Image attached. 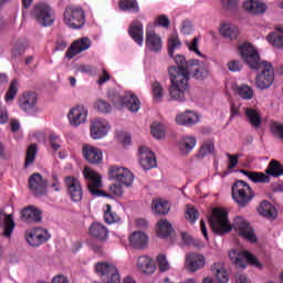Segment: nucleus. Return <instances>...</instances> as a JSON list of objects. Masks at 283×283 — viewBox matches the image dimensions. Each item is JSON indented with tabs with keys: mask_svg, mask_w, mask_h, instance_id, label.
Returning <instances> with one entry per match:
<instances>
[{
	"mask_svg": "<svg viewBox=\"0 0 283 283\" xmlns=\"http://www.w3.org/2000/svg\"><path fill=\"white\" fill-rule=\"evenodd\" d=\"M157 237L165 239L169 238L171 233H174V228L171 227V223L167 221V219H161L157 223Z\"/></svg>",
	"mask_w": 283,
	"mask_h": 283,
	"instance_id": "nucleus-40",
	"label": "nucleus"
},
{
	"mask_svg": "<svg viewBox=\"0 0 283 283\" xmlns=\"http://www.w3.org/2000/svg\"><path fill=\"white\" fill-rule=\"evenodd\" d=\"M198 139L195 136L185 135L177 143V149L181 156H189L196 148Z\"/></svg>",
	"mask_w": 283,
	"mask_h": 283,
	"instance_id": "nucleus-24",
	"label": "nucleus"
},
{
	"mask_svg": "<svg viewBox=\"0 0 283 283\" xmlns=\"http://www.w3.org/2000/svg\"><path fill=\"white\" fill-rule=\"evenodd\" d=\"M90 234L92 238L105 242L109 238V231L103 223L95 222L90 227Z\"/></svg>",
	"mask_w": 283,
	"mask_h": 283,
	"instance_id": "nucleus-35",
	"label": "nucleus"
},
{
	"mask_svg": "<svg viewBox=\"0 0 283 283\" xmlns=\"http://www.w3.org/2000/svg\"><path fill=\"white\" fill-rule=\"evenodd\" d=\"M153 90V96L155 101H163V97L165 96V88L163 87V84L160 82L155 81L151 85Z\"/></svg>",
	"mask_w": 283,
	"mask_h": 283,
	"instance_id": "nucleus-50",
	"label": "nucleus"
},
{
	"mask_svg": "<svg viewBox=\"0 0 283 283\" xmlns=\"http://www.w3.org/2000/svg\"><path fill=\"white\" fill-rule=\"evenodd\" d=\"M64 182L67 196L72 202H81L83 200V186H81V181L74 177H66Z\"/></svg>",
	"mask_w": 283,
	"mask_h": 283,
	"instance_id": "nucleus-17",
	"label": "nucleus"
},
{
	"mask_svg": "<svg viewBox=\"0 0 283 283\" xmlns=\"http://www.w3.org/2000/svg\"><path fill=\"white\" fill-rule=\"evenodd\" d=\"M151 134L157 140H163L165 137V126L163 124H154L151 126Z\"/></svg>",
	"mask_w": 283,
	"mask_h": 283,
	"instance_id": "nucleus-54",
	"label": "nucleus"
},
{
	"mask_svg": "<svg viewBox=\"0 0 283 283\" xmlns=\"http://www.w3.org/2000/svg\"><path fill=\"white\" fill-rule=\"evenodd\" d=\"M90 48H92V41H90V38L78 39L71 44V46L66 51V56L69 59H72L76 56V54H81V52L90 50Z\"/></svg>",
	"mask_w": 283,
	"mask_h": 283,
	"instance_id": "nucleus-25",
	"label": "nucleus"
},
{
	"mask_svg": "<svg viewBox=\"0 0 283 283\" xmlns=\"http://www.w3.org/2000/svg\"><path fill=\"white\" fill-rule=\"evenodd\" d=\"M238 52L242 59V61L251 67H258L262 61L260 60V53L253 46V44L249 42H244L238 46Z\"/></svg>",
	"mask_w": 283,
	"mask_h": 283,
	"instance_id": "nucleus-11",
	"label": "nucleus"
},
{
	"mask_svg": "<svg viewBox=\"0 0 283 283\" xmlns=\"http://www.w3.org/2000/svg\"><path fill=\"white\" fill-rule=\"evenodd\" d=\"M243 10L249 12L250 14H254L256 17H261L262 14H266V10H269V6L265 4L262 0H245L242 3Z\"/></svg>",
	"mask_w": 283,
	"mask_h": 283,
	"instance_id": "nucleus-22",
	"label": "nucleus"
},
{
	"mask_svg": "<svg viewBox=\"0 0 283 283\" xmlns=\"http://www.w3.org/2000/svg\"><path fill=\"white\" fill-rule=\"evenodd\" d=\"M206 259L205 255L198 253H190L186 256V265L189 271L196 273L200 269H205Z\"/></svg>",
	"mask_w": 283,
	"mask_h": 283,
	"instance_id": "nucleus-27",
	"label": "nucleus"
},
{
	"mask_svg": "<svg viewBox=\"0 0 283 283\" xmlns=\"http://www.w3.org/2000/svg\"><path fill=\"white\" fill-rule=\"evenodd\" d=\"M95 271L99 277L106 283H120V274L114 263L99 262L95 265Z\"/></svg>",
	"mask_w": 283,
	"mask_h": 283,
	"instance_id": "nucleus-12",
	"label": "nucleus"
},
{
	"mask_svg": "<svg viewBox=\"0 0 283 283\" xmlns=\"http://www.w3.org/2000/svg\"><path fill=\"white\" fill-rule=\"evenodd\" d=\"M21 220H23V222H28L29 224L41 222V210L34 206H29L21 211Z\"/></svg>",
	"mask_w": 283,
	"mask_h": 283,
	"instance_id": "nucleus-28",
	"label": "nucleus"
},
{
	"mask_svg": "<svg viewBox=\"0 0 283 283\" xmlns=\"http://www.w3.org/2000/svg\"><path fill=\"white\" fill-rule=\"evenodd\" d=\"M176 123L182 127H192V125L200 123V114L193 111H186L176 116Z\"/></svg>",
	"mask_w": 283,
	"mask_h": 283,
	"instance_id": "nucleus-23",
	"label": "nucleus"
},
{
	"mask_svg": "<svg viewBox=\"0 0 283 283\" xmlns=\"http://www.w3.org/2000/svg\"><path fill=\"white\" fill-rule=\"evenodd\" d=\"M36 151H38L36 144H32L29 146V148L27 150L25 161H24L25 168H28L34 164V160H36Z\"/></svg>",
	"mask_w": 283,
	"mask_h": 283,
	"instance_id": "nucleus-45",
	"label": "nucleus"
},
{
	"mask_svg": "<svg viewBox=\"0 0 283 283\" xmlns=\"http://www.w3.org/2000/svg\"><path fill=\"white\" fill-rule=\"evenodd\" d=\"M241 174L249 178L252 182L266 185L271 182V177L264 172H258V171H249V170H241Z\"/></svg>",
	"mask_w": 283,
	"mask_h": 283,
	"instance_id": "nucleus-37",
	"label": "nucleus"
},
{
	"mask_svg": "<svg viewBox=\"0 0 283 283\" xmlns=\"http://www.w3.org/2000/svg\"><path fill=\"white\" fill-rule=\"evenodd\" d=\"M211 271L214 280L218 283H229V272L227 271V266L222 262H216L211 265Z\"/></svg>",
	"mask_w": 283,
	"mask_h": 283,
	"instance_id": "nucleus-32",
	"label": "nucleus"
},
{
	"mask_svg": "<svg viewBox=\"0 0 283 283\" xmlns=\"http://www.w3.org/2000/svg\"><path fill=\"white\" fill-rule=\"evenodd\" d=\"M30 17L42 28H50L54 23V9L48 2H36L31 11Z\"/></svg>",
	"mask_w": 283,
	"mask_h": 283,
	"instance_id": "nucleus-3",
	"label": "nucleus"
},
{
	"mask_svg": "<svg viewBox=\"0 0 283 283\" xmlns=\"http://www.w3.org/2000/svg\"><path fill=\"white\" fill-rule=\"evenodd\" d=\"M266 41H268V43H270V45H273L274 48H283V35L282 34L271 32L266 36Z\"/></svg>",
	"mask_w": 283,
	"mask_h": 283,
	"instance_id": "nucleus-52",
	"label": "nucleus"
},
{
	"mask_svg": "<svg viewBox=\"0 0 283 283\" xmlns=\"http://www.w3.org/2000/svg\"><path fill=\"white\" fill-rule=\"evenodd\" d=\"M237 94L243 98V101H251L253 98V88L249 85H241L237 88Z\"/></svg>",
	"mask_w": 283,
	"mask_h": 283,
	"instance_id": "nucleus-46",
	"label": "nucleus"
},
{
	"mask_svg": "<svg viewBox=\"0 0 283 283\" xmlns=\"http://www.w3.org/2000/svg\"><path fill=\"white\" fill-rule=\"evenodd\" d=\"M216 149V146L213 145V142L208 140L205 142L198 153V158H205V156H209V154H213Z\"/></svg>",
	"mask_w": 283,
	"mask_h": 283,
	"instance_id": "nucleus-48",
	"label": "nucleus"
},
{
	"mask_svg": "<svg viewBox=\"0 0 283 283\" xmlns=\"http://www.w3.org/2000/svg\"><path fill=\"white\" fill-rule=\"evenodd\" d=\"M25 240L30 247H41L50 240V232L43 228H33L25 231Z\"/></svg>",
	"mask_w": 283,
	"mask_h": 283,
	"instance_id": "nucleus-14",
	"label": "nucleus"
},
{
	"mask_svg": "<svg viewBox=\"0 0 283 283\" xmlns=\"http://www.w3.org/2000/svg\"><path fill=\"white\" fill-rule=\"evenodd\" d=\"M169 23L167 15H158L155 20V25H159L160 28H169Z\"/></svg>",
	"mask_w": 283,
	"mask_h": 283,
	"instance_id": "nucleus-62",
	"label": "nucleus"
},
{
	"mask_svg": "<svg viewBox=\"0 0 283 283\" xmlns=\"http://www.w3.org/2000/svg\"><path fill=\"white\" fill-rule=\"evenodd\" d=\"M181 34H191V32L193 31V27H191V22H189V20H185L181 23Z\"/></svg>",
	"mask_w": 283,
	"mask_h": 283,
	"instance_id": "nucleus-64",
	"label": "nucleus"
},
{
	"mask_svg": "<svg viewBox=\"0 0 283 283\" xmlns=\"http://www.w3.org/2000/svg\"><path fill=\"white\" fill-rule=\"evenodd\" d=\"M219 32L224 36V39H230V41H235V39L240 36V30L238 27L229 22H223L219 29Z\"/></svg>",
	"mask_w": 283,
	"mask_h": 283,
	"instance_id": "nucleus-36",
	"label": "nucleus"
},
{
	"mask_svg": "<svg viewBox=\"0 0 283 283\" xmlns=\"http://www.w3.org/2000/svg\"><path fill=\"white\" fill-rule=\"evenodd\" d=\"M146 48L150 52H160L163 50V40L156 32L146 30Z\"/></svg>",
	"mask_w": 283,
	"mask_h": 283,
	"instance_id": "nucleus-33",
	"label": "nucleus"
},
{
	"mask_svg": "<svg viewBox=\"0 0 283 283\" xmlns=\"http://www.w3.org/2000/svg\"><path fill=\"white\" fill-rule=\"evenodd\" d=\"M233 227L239 235L248 240V242H258V237L253 231V228L242 217H237L233 222Z\"/></svg>",
	"mask_w": 283,
	"mask_h": 283,
	"instance_id": "nucleus-16",
	"label": "nucleus"
},
{
	"mask_svg": "<svg viewBox=\"0 0 283 283\" xmlns=\"http://www.w3.org/2000/svg\"><path fill=\"white\" fill-rule=\"evenodd\" d=\"M50 145H51L53 151H59V149H61V137H59L56 134L52 133L50 135Z\"/></svg>",
	"mask_w": 283,
	"mask_h": 283,
	"instance_id": "nucleus-59",
	"label": "nucleus"
},
{
	"mask_svg": "<svg viewBox=\"0 0 283 283\" xmlns=\"http://www.w3.org/2000/svg\"><path fill=\"white\" fill-rule=\"evenodd\" d=\"M189 74H191L197 81H205V78H209V66L200 60H189L188 80Z\"/></svg>",
	"mask_w": 283,
	"mask_h": 283,
	"instance_id": "nucleus-15",
	"label": "nucleus"
},
{
	"mask_svg": "<svg viewBox=\"0 0 283 283\" xmlns=\"http://www.w3.org/2000/svg\"><path fill=\"white\" fill-rule=\"evenodd\" d=\"M182 45V42H180V38H178V34H171L168 39V55L170 59H174V52L176 50H179V48Z\"/></svg>",
	"mask_w": 283,
	"mask_h": 283,
	"instance_id": "nucleus-43",
	"label": "nucleus"
},
{
	"mask_svg": "<svg viewBox=\"0 0 283 283\" xmlns=\"http://www.w3.org/2000/svg\"><path fill=\"white\" fill-rule=\"evenodd\" d=\"M3 229L2 235L4 238H10L12 235V231H14V219L12 214H7L2 210H0V229Z\"/></svg>",
	"mask_w": 283,
	"mask_h": 283,
	"instance_id": "nucleus-30",
	"label": "nucleus"
},
{
	"mask_svg": "<svg viewBox=\"0 0 283 283\" xmlns=\"http://www.w3.org/2000/svg\"><path fill=\"white\" fill-rule=\"evenodd\" d=\"M137 269L146 275H151L153 273H156V263H154L151 258L142 255L137 259Z\"/></svg>",
	"mask_w": 283,
	"mask_h": 283,
	"instance_id": "nucleus-31",
	"label": "nucleus"
},
{
	"mask_svg": "<svg viewBox=\"0 0 283 283\" xmlns=\"http://www.w3.org/2000/svg\"><path fill=\"white\" fill-rule=\"evenodd\" d=\"M240 154L231 155L227 154V158L229 159L228 161V169H235L238 167V160L240 159Z\"/></svg>",
	"mask_w": 283,
	"mask_h": 283,
	"instance_id": "nucleus-61",
	"label": "nucleus"
},
{
	"mask_svg": "<svg viewBox=\"0 0 283 283\" xmlns=\"http://www.w3.org/2000/svg\"><path fill=\"white\" fill-rule=\"evenodd\" d=\"M270 129L276 138L283 140V125L280 122H273Z\"/></svg>",
	"mask_w": 283,
	"mask_h": 283,
	"instance_id": "nucleus-56",
	"label": "nucleus"
},
{
	"mask_svg": "<svg viewBox=\"0 0 283 283\" xmlns=\"http://www.w3.org/2000/svg\"><path fill=\"white\" fill-rule=\"evenodd\" d=\"M19 92V82H17V80H13L9 86V90L4 96V101L7 103H11V101H14V98L17 97V94Z\"/></svg>",
	"mask_w": 283,
	"mask_h": 283,
	"instance_id": "nucleus-47",
	"label": "nucleus"
},
{
	"mask_svg": "<svg viewBox=\"0 0 283 283\" xmlns=\"http://www.w3.org/2000/svg\"><path fill=\"white\" fill-rule=\"evenodd\" d=\"M156 262L158 264L160 273H167V271L171 269V264L169 263V260H167V255L165 254H158L156 258Z\"/></svg>",
	"mask_w": 283,
	"mask_h": 283,
	"instance_id": "nucleus-51",
	"label": "nucleus"
},
{
	"mask_svg": "<svg viewBox=\"0 0 283 283\" xmlns=\"http://www.w3.org/2000/svg\"><path fill=\"white\" fill-rule=\"evenodd\" d=\"M109 101L117 109H123L126 107L128 112L136 113L140 109V99L134 93L126 91L124 93H109Z\"/></svg>",
	"mask_w": 283,
	"mask_h": 283,
	"instance_id": "nucleus-2",
	"label": "nucleus"
},
{
	"mask_svg": "<svg viewBox=\"0 0 283 283\" xmlns=\"http://www.w3.org/2000/svg\"><path fill=\"white\" fill-rule=\"evenodd\" d=\"M209 224L217 235H224L231 231V222H229L228 213L222 208H216L212 210V216L209 218Z\"/></svg>",
	"mask_w": 283,
	"mask_h": 283,
	"instance_id": "nucleus-4",
	"label": "nucleus"
},
{
	"mask_svg": "<svg viewBox=\"0 0 283 283\" xmlns=\"http://www.w3.org/2000/svg\"><path fill=\"white\" fill-rule=\"evenodd\" d=\"M186 220L191 222V224H193V222H196V220H198V210H196V208H193V206H187Z\"/></svg>",
	"mask_w": 283,
	"mask_h": 283,
	"instance_id": "nucleus-57",
	"label": "nucleus"
},
{
	"mask_svg": "<svg viewBox=\"0 0 283 283\" xmlns=\"http://www.w3.org/2000/svg\"><path fill=\"white\" fill-rule=\"evenodd\" d=\"M128 34L137 43V45L143 46L144 43V30L143 23L139 21H134L128 29Z\"/></svg>",
	"mask_w": 283,
	"mask_h": 283,
	"instance_id": "nucleus-34",
	"label": "nucleus"
},
{
	"mask_svg": "<svg viewBox=\"0 0 283 283\" xmlns=\"http://www.w3.org/2000/svg\"><path fill=\"white\" fill-rule=\"evenodd\" d=\"M119 8L124 12H138V2L136 0H119Z\"/></svg>",
	"mask_w": 283,
	"mask_h": 283,
	"instance_id": "nucleus-44",
	"label": "nucleus"
},
{
	"mask_svg": "<svg viewBox=\"0 0 283 283\" xmlns=\"http://www.w3.org/2000/svg\"><path fill=\"white\" fill-rule=\"evenodd\" d=\"M151 209L158 216H166V213H169V202L163 199L153 200Z\"/></svg>",
	"mask_w": 283,
	"mask_h": 283,
	"instance_id": "nucleus-41",
	"label": "nucleus"
},
{
	"mask_svg": "<svg viewBox=\"0 0 283 283\" xmlns=\"http://www.w3.org/2000/svg\"><path fill=\"white\" fill-rule=\"evenodd\" d=\"M258 212L260 216H263V218H268V220H275V218H277L275 206H272L269 201L261 202Z\"/></svg>",
	"mask_w": 283,
	"mask_h": 283,
	"instance_id": "nucleus-38",
	"label": "nucleus"
},
{
	"mask_svg": "<svg viewBox=\"0 0 283 283\" xmlns=\"http://www.w3.org/2000/svg\"><path fill=\"white\" fill-rule=\"evenodd\" d=\"M232 198L239 207H247L253 200V190L249 184L239 180L232 186Z\"/></svg>",
	"mask_w": 283,
	"mask_h": 283,
	"instance_id": "nucleus-8",
	"label": "nucleus"
},
{
	"mask_svg": "<svg viewBox=\"0 0 283 283\" xmlns=\"http://www.w3.org/2000/svg\"><path fill=\"white\" fill-rule=\"evenodd\" d=\"M265 174L268 176H273V178H280V176H283V166L280 164V161L273 159L270 161Z\"/></svg>",
	"mask_w": 283,
	"mask_h": 283,
	"instance_id": "nucleus-42",
	"label": "nucleus"
},
{
	"mask_svg": "<svg viewBox=\"0 0 283 283\" xmlns=\"http://www.w3.org/2000/svg\"><path fill=\"white\" fill-rule=\"evenodd\" d=\"M38 97L34 92H25L19 97V107L28 114L36 109Z\"/></svg>",
	"mask_w": 283,
	"mask_h": 283,
	"instance_id": "nucleus-21",
	"label": "nucleus"
},
{
	"mask_svg": "<svg viewBox=\"0 0 283 283\" xmlns=\"http://www.w3.org/2000/svg\"><path fill=\"white\" fill-rule=\"evenodd\" d=\"M83 177L85 179L87 190L93 198H101L102 196H105V192L101 190L103 189V177L101 174L90 167H85Z\"/></svg>",
	"mask_w": 283,
	"mask_h": 283,
	"instance_id": "nucleus-6",
	"label": "nucleus"
},
{
	"mask_svg": "<svg viewBox=\"0 0 283 283\" xmlns=\"http://www.w3.org/2000/svg\"><path fill=\"white\" fill-rule=\"evenodd\" d=\"M104 220L107 224H114V222H118V214H116V212H112V206L109 205L106 206Z\"/></svg>",
	"mask_w": 283,
	"mask_h": 283,
	"instance_id": "nucleus-53",
	"label": "nucleus"
},
{
	"mask_svg": "<svg viewBox=\"0 0 283 283\" xmlns=\"http://www.w3.org/2000/svg\"><path fill=\"white\" fill-rule=\"evenodd\" d=\"M90 111L84 105H76L72 107L67 113V119L71 127H81L84 123H87V115Z\"/></svg>",
	"mask_w": 283,
	"mask_h": 283,
	"instance_id": "nucleus-13",
	"label": "nucleus"
},
{
	"mask_svg": "<svg viewBox=\"0 0 283 283\" xmlns=\"http://www.w3.org/2000/svg\"><path fill=\"white\" fill-rule=\"evenodd\" d=\"M252 70H256L261 72L256 75L255 85L259 90H269L273 85V81H275V70L270 62L262 61Z\"/></svg>",
	"mask_w": 283,
	"mask_h": 283,
	"instance_id": "nucleus-5",
	"label": "nucleus"
},
{
	"mask_svg": "<svg viewBox=\"0 0 283 283\" xmlns=\"http://www.w3.org/2000/svg\"><path fill=\"white\" fill-rule=\"evenodd\" d=\"M221 3L228 12H233V11L238 10L240 0H221Z\"/></svg>",
	"mask_w": 283,
	"mask_h": 283,
	"instance_id": "nucleus-58",
	"label": "nucleus"
},
{
	"mask_svg": "<svg viewBox=\"0 0 283 283\" xmlns=\"http://www.w3.org/2000/svg\"><path fill=\"white\" fill-rule=\"evenodd\" d=\"M29 189L34 196H45L48 193V180L41 174L35 172L29 177Z\"/></svg>",
	"mask_w": 283,
	"mask_h": 283,
	"instance_id": "nucleus-19",
	"label": "nucleus"
},
{
	"mask_svg": "<svg viewBox=\"0 0 283 283\" xmlns=\"http://www.w3.org/2000/svg\"><path fill=\"white\" fill-rule=\"evenodd\" d=\"M116 136L122 145H129L132 143V137L127 133L118 132Z\"/></svg>",
	"mask_w": 283,
	"mask_h": 283,
	"instance_id": "nucleus-63",
	"label": "nucleus"
},
{
	"mask_svg": "<svg viewBox=\"0 0 283 283\" xmlns=\"http://www.w3.org/2000/svg\"><path fill=\"white\" fill-rule=\"evenodd\" d=\"M125 186L123 184H118L115 181V184L109 186V192L113 196H116L117 198H123V195L125 193Z\"/></svg>",
	"mask_w": 283,
	"mask_h": 283,
	"instance_id": "nucleus-55",
	"label": "nucleus"
},
{
	"mask_svg": "<svg viewBox=\"0 0 283 283\" xmlns=\"http://www.w3.org/2000/svg\"><path fill=\"white\" fill-rule=\"evenodd\" d=\"M138 156L139 165L145 170L154 169V167H156V155H154V153L149 150V148H147L146 146L139 147Z\"/></svg>",
	"mask_w": 283,
	"mask_h": 283,
	"instance_id": "nucleus-20",
	"label": "nucleus"
},
{
	"mask_svg": "<svg viewBox=\"0 0 283 283\" xmlns=\"http://www.w3.org/2000/svg\"><path fill=\"white\" fill-rule=\"evenodd\" d=\"M94 107L96 111L99 112V114H111L112 113V105L109 104V102H107L105 99H97L94 103Z\"/></svg>",
	"mask_w": 283,
	"mask_h": 283,
	"instance_id": "nucleus-49",
	"label": "nucleus"
},
{
	"mask_svg": "<svg viewBox=\"0 0 283 283\" xmlns=\"http://www.w3.org/2000/svg\"><path fill=\"white\" fill-rule=\"evenodd\" d=\"M198 43H200V41L198 40V38H195V39H192L191 42H187V46H188L189 51L197 54V56H202V53L198 49Z\"/></svg>",
	"mask_w": 283,
	"mask_h": 283,
	"instance_id": "nucleus-60",
	"label": "nucleus"
},
{
	"mask_svg": "<svg viewBox=\"0 0 283 283\" xmlns=\"http://www.w3.org/2000/svg\"><path fill=\"white\" fill-rule=\"evenodd\" d=\"M245 118L248 123L251 124V127H253L254 129H258V127L262 125V115L260 114V111L255 108H247Z\"/></svg>",
	"mask_w": 283,
	"mask_h": 283,
	"instance_id": "nucleus-39",
	"label": "nucleus"
},
{
	"mask_svg": "<svg viewBox=\"0 0 283 283\" xmlns=\"http://www.w3.org/2000/svg\"><path fill=\"white\" fill-rule=\"evenodd\" d=\"M63 21L67 28L81 30L85 25V11L81 7L70 6L64 11Z\"/></svg>",
	"mask_w": 283,
	"mask_h": 283,
	"instance_id": "nucleus-7",
	"label": "nucleus"
},
{
	"mask_svg": "<svg viewBox=\"0 0 283 283\" xmlns=\"http://www.w3.org/2000/svg\"><path fill=\"white\" fill-rule=\"evenodd\" d=\"M175 63L177 66H170L168 74L170 76L169 95L174 101L182 103L186 101V94L189 92V61L185 55H176Z\"/></svg>",
	"mask_w": 283,
	"mask_h": 283,
	"instance_id": "nucleus-1",
	"label": "nucleus"
},
{
	"mask_svg": "<svg viewBox=\"0 0 283 283\" xmlns=\"http://www.w3.org/2000/svg\"><path fill=\"white\" fill-rule=\"evenodd\" d=\"M108 178L109 180L123 185L127 189L134 185V172L125 167L111 166L108 169Z\"/></svg>",
	"mask_w": 283,
	"mask_h": 283,
	"instance_id": "nucleus-10",
	"label": "nucleus"
},
{
	"mask_svg": "<svg viewBox=\"0 0 283 283\" xmlns=\"http://www.w3.org/2000/svg\"><path fill=\"white\" fill-rule=\"evenodd\" d=\"M111 129L112 126H109V123L106 122V119L95 118L91 123V138H93V140H101V138H105V136L109 134Z\"/></svg>",
	"mask_w": 283,
	"mask_h": 283,
	"instance_id": "nucleus-18",
	"label": "nucleus"
},
{
	"mask_svg": "<svg viewBox=\"0 0 283 283\" xmlns=\"http://www.w3.org/2000/svg\"><path fill=\"white\" fill-rule=\"evenodd\" d=\"M229 258L238 269H247L249 264L256 266V269H262V263L249 251L231 250Z\"/></svg>",
	"mask_w": 283,
	"mask_h": 283,
	"instance_id": "nucleus-9",
	"label": "nucleus"
},
{
	"mask_svg": "<svg viewBox=\"0 0 283 283\" xmlns=\"http://www.w3.org/2000/svg\"><path fill=\"white\" fill-rule=\"evenodd\" d=\"M128 240L133 249H147V244H149V237L140 231L133 232Z\"/></svg>",
	"mask_w": 283,
	"mask_h": 283,
	"instance_id": "nucleus-29",
	"label": "nucleus"
},
{
	"mask_svg": "<svg viewBox=\"0 0 283 283\" xmlns=\"http://www.w3.org/2000/svg\"><path fill=\"white\" fill-rule=\"evenodd\" d=\"M82 151L84 158L91 165H101V163H103V151H101V149L92 145H84Z\"/></svg>",
	"mask_w": 283,
	"mask_h": 283,
	"instance_id": "nucleus-26",
	"label": "nucleus"
}]
</instances>
